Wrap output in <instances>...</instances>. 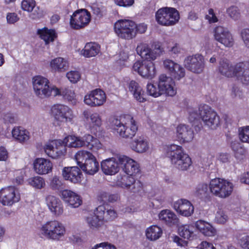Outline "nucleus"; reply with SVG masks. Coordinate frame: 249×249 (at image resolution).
Listing matches in <instances>:
<instances>
[{
    "instance_id": "a19ab883",
    "label": "nucleus",
    "mask_w": 249,
    "mask_h": 249,
    "mask_svg": "<svg viewBox=\"0 0 249 249\" xmlns=\"http://www.w3.org/2000/svg\"><path fill=\"white\" fill-rule=\"evenodd\" d=\"M231 147L234 152L235 157L237 160H241L245 158L246 150L241 146L240 143L238 142H232L231 143Z\"/></svg>"
},
{
    "instance_id": "bf43d9fd",
    "label": "nucleus",
    "mask_w": 249,
    "mask_h": 249,
    "mask_svg": "<svg viewBox=\"0 0 249 249\" xmlns=\"http://www.w3.org/2000/svg\"><path fill=\"white\" fill-rule=\"evenodd\" d=\"M228 219V216L222 210H219L217 212L215 215V221L220 224L225 223Z\"/></svg>"
},
{
    "instance_id": "c85d7f7f",
    "label": "nucleus",
    "mask_w": 249,
    "mask_h": 249,
    "mask_svg": "<svg viewBox=\"0 0 249 249\" xmlns=\"http://www.w3.org/2000/svg\"><path fill=\"white\" fill-rule=\"evenodd\" d=\"M46 202L49 210L56 215H60L63 213V204L61 200L53 195L46 197Z\"/></svg>"
},
{
    "instance_id": "5fc2aeb1",
    "label": "nucleus",
    "mask_w": 249,
    "mask_h": 249,
    "mask_svg": "<svg viewBox=\"0 0 249 249\" xmlns=\"http://www.w3.org/2000/svg\"><path fill=\"white\" fill-rule=\"evenodd\" d=\"M177 63L170 59H166L163 61V65L165 70L170 74L174 70Z\"/></svg>"
},
{
    "instance_id": "4468645a",
    "label": "nucleus",
    "mask_w": 249,
    "mask_h": 249,
    "mask_svg": "<svg viewBox=\"0 0 249 249\" xmlns=\"http://www.w3.org/2000/svg\"><path fill=\"white\" fill-rule=\"evenodd\" d=\"M184 65L188 70L194 73H200L204 68V58L199 54L189 56L185 58Z\"/></svg>"
},
{
    "instance_id": "37998d69",
    "label": "nucleus",
    "mask_w": 249,
    "mask_h": 249,
    "mask_svg": "<svg viewBox=\"0 0 249 249\" xmlns=\"http://www.w3.org/2000/svg\"><path fill=\"white\" fill-rule=\"evenodd\" d=\"M134 180L132 176L124 175L118 179L117 184L122 188L129 190Z\"/></svg>"
},
{
    "instance_id": "e2e57ef3",
    "label": "nucleus",
    "mask_w": 249,
    "mask_h": 249,
    "mask_svg": "<svg viewBox=\"0 0 249 249\" xmlns=\"http://www.w3.org/2000/svg\"><path fill=\"white\" fill-rule=\"evenodd\" d=\"M92 249H116V248L113 245L103 242L96 245Z\"/></svg>"
},
{
    "instance_id": "1a4fd4ad",
    "label": "nucleus",
    "mask_w": 249,
    "mask_h": 249,
    "mask_svg": "<svg viewBox=\"0 0 249 249\" xmlns=\"http://www.w3.org/2000/svg\"><path fill=\"white\" fill-rule=\"evenodd\" d=\"M40 234L48 239L58 240L65 232V228L59 222L56 220L50 221L42 225Z\"/></svg>"
},
{
    "instance_id": "8fccbe9b",
    "label": "nucleus",
    "mask_w": 249,
    "mask_h": 249,
    "mask_svg": "<svg viewBox=\"0 0 249 249\" xmlns=\"http://www.w3.org/2000/svg\"><path fill=\"white\" fill-rule=\"evenodd\" d=\"M226 12L228 16L234 20H238L241 17L239 9L235 6H231L227 9Z\"/></svg>"
},
{
    "instance_id": "c756f323",
    "label": "nucleus",
    "mask_w": 249,
    "mask_h": 249,
    "mask_svg": "<svg viewBox=\"0 0 249 249\" xmlns=\"http://www.w3.org/2000/svg\"><path fill=\"white\" fill-rule=\"evenodd\" d=\"M130 147L137 153H143L149 149V143L144 136H137L131 142Z\"/></svg>"
},
{
    "instance_id": "20e7f679",
    "label": "nucleus",
    "mask_w": 249,
    "mask_h": 249,
    "mask_svg": "<svg viewBox=\"0 0 249 249\" xmlns=\"http://www.w3.org/2000/svg\"><path fill=\"white\" fill-rule=\"evenodd\" d=\"M111 126L120 137L125 139H132L138 130L135 121L129 115L122 117L120 119H113Z\"/></svg>"
},
{
    "instance_id": "f704fd0d",
    "label": "nucleus",
    "mask_w": 249,
    "mask_h": 249,
    "mask_svg": "<svg viewBox=\"0 0 249 249\" xmlns=\"http://www.w3.org/2000/svg\"><path fill=\"white\" fill-rule=\"evenodd\" d=\"M56 95L62 96L65 99L71 102L72 104L74 105L76 103L75 93L71 88H64L58 89L55 88L53 96Z\"/></svg>"
},
{
    "instance_id": "bb28decb",
    "label": "nucleus",
    "mask_w": 249,
    "mask_h": 249,
    "mask_svg": "<svg viewBox=\"0 0 249 249\" xmlns=\"http://www.w3.org/2000/svg\"><path fill=\"white\" fill-rule=\"evenodd\" d=\"M21 8L24 11L32 12L30 17L32 19H37L43 15V11L38 7H36L35 0H23L21 2Z\"/></svg>"
},
{
    "instance_id": "ddd939ff",
    "label": "nucleus",
    "mask_w": 249,
    "mask_h": 249,
    "mask_svg": "<svg viewBox=\"0 0 249 249\" xmlns=\"http://www.w3.org/2000/svg\"><path fill=\"white\" fill-rule=\"evenodd\" d=\"M90 21V14L85 9L75 11L70 18V26L74 29L79 30L87 26Z\"/></svg>"
},
{
    "instance_id": "f257e3e1",
    "label": "nucleus",
    "mask_w": 249,
    "mask_h": 249,
    "mask_svg": "<svg viewBox=\"0 0 249 249\" xmlns=\"http://www.w3.org/2000/svg\"><path fill=\"white\" fill-rule=\"evenodd\" d=\"M101 146L99 141L91 135H86L82 138L71 135L65 138L63 141L54 140L46 143L44 146V150L49 157L57 159L66 153V146L74 148L85 146L95 151Z\"/></svg>"
},
{
    "instance_id": "58836bf2",
    "label": "nucleus",
    "mask_w": 249,
    "mask_h": 249,
    "mask_svg": "<svg viewBox=\"0 0 249 249\" xmlns=\"http://www.w3.org/2000/svg\"><path fill=\"white\" fill-rule=\"evenodd\" d=\"M38 34L40 35L41 38L45 41L46 45L53 42L57 36L54 30H49L46 28L42 30H39Z\"/></svg>"
},
{
    "instance_id": "69168bd1",
    "label": "nucleus",
    "mask_w": 249,
    "mask_h": 249,
    "mask_svg": "<svg viewBox=\"0 0 249 249\" xmlns=\"http://www.w3.org/2000/svg\"><path fill=\"white\" fill-rule=\"evenodd\" d=\"M3 120L5 123L10 124L15 123L17 120L16 118L11 113H7L4 115Z\"/></svg>"
},
{
    "instance_id": "a878e982",
    "label": "nucleus",
    "mask_w": 249,
    "mask_h": 249,
    "mask_svg": "<svg viewBox=\"0 0 249 249\" xmlns=\"http://www.w3.org/2000/svg\"><path fill=\"white\" fill-rule=\"evenodd\" d=\"M61 197L66 203L73 208L78 207L82 203L80 196L70 190L66 189L62 191Z\"/></svg>"
},
{
    "instance_id": "0e129e2a",
    "label": "nucleus",
    "mask_w": 249,
    "mask_h": 249,
    "mask_svg": "<svg viewBox=\"0 0 249 249\" xmlns=\"http://www.w3.org/2000/svg\"><path fill=\"white\" fill-rule=\"evenodd\" d=\"M7 21L9 24H14L18 20V18L16 13H8L6 16Z\"/></svg>"
},
{
    "instance_id": "393cba45",
    "label": "nucleus",
    "mask_w": 249,
    "mask_h": 249,
    "mask_svg": "<svg viewBox=\"0 0 249 249\" xmlns=\"http://www.w3.org/2000/svg\"><path fill=\"white\" fill-rule=\"evenodd\" d=\"M84 120L89 124V128L91 130L99 129L102 124L101 116L97 112L91 113L89 110L83 112Z\"/></svg>"
},
{
    "instance_id": "13d9d810",
    "label": "nucleus",
    "mask_w": 249,
    "mask_h": 249,
    "mask_svg": "<svg viewBox=\"0 0 249 249\" xmlns=\"http://www.w3.org/2000/svg\"><path fill=\"white\" fill-rule=\"evenodd\" d=\"M240 36L245 46L249 48V29L245 28L240 32Z\"/></svg>"
},
{
    "instance_id": "4d7b16f0",
    "label": "nucleus",
    "mask_w": 249,
    "mask_h": 249,
    "mask_svg": "<svg viewBox=\"0 0 249 249\" xmlns=\"http://www.w3.org/2000/svg\"><path fill=\"white\" fill-rule=\"evenodd\" d=\"M68 79L73 83H76L81 78L80 73L77 71H71L67 73Z\"/></svg>"
},
{
    "instance_id": "c03bdc74",
    "label": "nucleus",
    "mask_w": 249,
    "mask_h": 249,
    "mask_svg": "<svg viewBox=\"0 0 249 249\" xmlns=\"http://www.w3.org/2000/svg\"><path fill=\"white\" fill-rule=\"evenodd\" d=\"M28 182L31 186L37 189H41L45 186L44 179L39 176H36L29 178Z\"/></svg>"
},
{
    "instance_id": "dca6fc26",
    "label": "nucleus",
    "mask_w": 249,
    "mask_h": 249,
    "mask_svg": "<svg viewBox=\"0 0 249 249\" xmlns=\"http://www.w3.org/2000/svg\"><path fill=\"white\" fill-rule=\"evenodd\" d=\"M106 101L105 92L101 89H96L87 94L84 97V103L91 107L103 105Z\"/></svg>"
},
{
    "instance_id": "b1692460",
    "label": "nucleus",
    "mask_w": 249,
    "mask_h": 249,
    "mask_svg": "<svg viewBox=\"0 0 249 249\" xmlns=\"http://www.w3.org/2000/svg\"><path fill=\"white\" fill-rule=\"evenodd\" d=\"M173 208L180 215L186 217L191 216L194 211V206L191 203L184 199H180L175 202Z\"/></svg>"
},
{
    "instance_id": "79ce46f5",
    "label": "nucleus",
    "mask_w": 249,
    "mask_h": 249,
    "mask_svg": "<svg viewBox=\"0 0 249 249\" xmlns=\"http://www.w3.org/2000/svg\"><path fill=\"white\" fill-rule=\"evenodd\" d=\"M50 188L54 191H58L65 188V183L61 177L54 176L50 180Z\"/></svg>"
},
{
    "instance_id": "09e8293b",
    "label": "nucleus",
    "mask_w": 249,
    "mask_h": 249,
    "mask_svg": "<svg viewBox=\"0 0 249 249\" xmlns=\"http://www.w3.org/2000/svg\"><path fill=\"white\" fill-rule=\"evenodd\" d=\"M101 201L104 203L114 202L116 201L118 199L117 195L110 194L107 192H102L99 196Z\"/></svg>"
},
{
    "instance_id": "2eb2a0df",
    "label": "nucleus",
    "mask_w": 249,
    "mask_h": 249,
    "mask_svg": "<svg viewBox=\"0 0 249 249\" xmlns=\"http://www.w3.org/2000/svg\"><path fill=\"white\" fill-rule=\"evenodd\" d=\"M104 210L103 205L99 206L93 214L86 218V221L90 230L98 231L104 225L105 222L103 217Z\"/></svg>"
},
{
    "instance_id": "ea45409f",
    "label": "nucleus",
    "mask_w": 249,
    "mask_h": 249,
    "mask_svg": "<svg viewBox=\"0 0 249 249\" xmlns=\"http://www.w3.org/2000/svg\"><path fill=\"white\" fill-rule=\"evenodd\" d=\"M162 233L161 228L157 226H152L146 230V236L151 240L159 239Z\"/></svg>"
},
{
    "instance_id": "9d476101",
    "label": "nucleus",
    "mask_w": 249,
    "mask_h": 249,
    "mask_svg": "<svg viewBox=\"0 0 249 249\" xmlns=\"http://www.w3.org/2000/svg\"><path fill=\"white\" fill-rule=\"evenodd\" d=\"M32 82L35 93L38 97L44 98L54 94L55 88L49 86V81L46 78L36 76Z\"/></svg>"
},
{
    "instance_id": "f8f14e48",
    "label": "nucleus",
    "mask_w": 249,
    "mask_h": 249,
    "mask_svg": "<svg viewBox=\"0 0 249 249\" xmlns=\"http://www.w3.org/2000/svg\"><path fill=\"white\" fill-rule=\"evenodd\" d=\"M114 30L118 36L129 39L136 36L135 23L130 20H120L114 24Z\"/></svg>"
},
{
    "instance_id": "6ab92c4d",
    "label": "nucleus",
    "mask_w": 249,
    "mask_h": 249,
    "mask_svg": "<svg viewBox=\"0 0 249 249\" xmlns=\"http://www.w3.org/2000/svg\"><path fill=\"white\" fill-rule=\"evenodd\" d=\"M118 160L121 167L127 175L133 176L140 172L139 164L132 159L124 155H119Z\"/></svg>"
},
{
    "instance_id": "338daca9",
    "label": "nucleus",
    "mask_w": 249,
    "mask_h": 249,
    "mask_svg": "<svg viewBox=\"0 0 249 249\" xmlns=\"http://www.w3.org/2000/svg\"><path fill=\"white\" fill-rule=\"evenodd\" d=\"M147 28V25L144 23H140L138 25L136 24V28H135L136 34L137 33L143 34L145 33Z\"/></svg>"
},
{
    "instance_id": "f3484780",
    "label": "nucleus",
    "mask_w": 249,
    "mask_h": 249,
    "mask_svg": "<svg viewBox=\"0 0 249 249\" xmlns=\"http://www.w3.org/2000/svg\"><path fill=\"white\" fill-rule=\"evenodd\" d=\"M214 39L226 47H231L234 45L233 36L229 30L223 26H218L214 29Z\"/></svg>"
},
{
    "instance_id": "423d86ee",
    "label": "nucleus",
    "mask_w": 249,
    "mask_h": 249,
    "mask_svg": "<svg viewBox=\"0 0 249 249\" xmlns=\"http://www.w3.org/2000/svg\"><path fill=\"white\" fill-rule=\"evenodd\" d=\"M75 159L77 164L87 174L93 175L99 170V163L92 154L85 150L76 153Z\"/></svg>"
},
{
    "instance_id": "e433bc0d",
    "label": "nucleus",
    "mask_w": 249,
    "mask_h": 249,
    "mask_svg": "<svg viewBox=\"0 0 249 249\" xmlns=\"http://www.w3.org/2000/svg\"><path fill=\"white\" fill-rule=\"evenodd\" d=\"M12 133L13 138L21 143L26 142L30 138L29 132L21 127H15Z\"/></svg>"
},
{
    "instance_id": "a18cd8bd",
    "label": "nucleus",
    "mask_w": 249,
    "mask_h": 249,
    "mask_svg": "<svg viewBox=\"0 0 249 249\" xmlns=\"http://www.w3.org/2000/svg\"><path fill=\"white\" fill-rule=\"evenodd\" d=\"M170 77L173 78L175 80H179L182 78L184 77L185 75V70L184 68L178 63L175 66L174 70L172 71L170 74Z\"/></svg>"
},
{
    "instance_id": "864d4df0",
    "label": "nucleus",
    "mask_w": 249,
    "mask_h": 249,
    "mask_svg": "<svg viewBox=\"0 0 249 249\" xmlns=\"http://www.w3.org/2000/svg\"><path fill=\"white\" fill-rule=\"evenodd\" d=\"M103 206L104 209L103 211V217L104 222L110 221L114 219L117 217L116 212L112 209H107L105 206Z\"/></svg>"
},
{
    "instance_id": "aec40b11",
    "label": "nucleus",
    "mask_w": 249,
    "mask_h": 249,
    "mask_svg": "<svg viewBox=\"0 0 249 249\" xmlns=\"http://www.w3.org/2000/svg\"><path fill=\"white\" fill-rule=\"evenodd\" d=\"M174 81L171 77L162 74L159 76L157 86L162 94L173 96L176 93V90L173 87Z\"/></svg>"
},
{
    "instance_id": "72a5a7b5",
    "label": "nucleus",
    "mask_w": 249,
    "mask_h": 249,
    "mask_svg": "<svg viewBox=\"0 0 249 249\" xmlns=\"http://www.w3.org/2000/svg\"><path fill=\"white\" fill-rule=\"evenodd\" d=\"M128 89L134 98L140 102L146 101L144 91L139 83L135 81H131L129 84Z\"/></svg>"
},
{
    "instance_id": "6e6552de",
    "label": "nucleus",
    "mask_w": 249,
    "mask_h": 249,
    "mask_svg": "<svg viewBox=\"0 0 249 249\" xmlns=\"http://www.w3.org/2000/svg\"><path fill=\"white\" fill-rule=\"evenodd\" d=\"M156 20L162 26H172L177 23L179 19L178 10L172 7H163L156 13Z\"/></svg>"
},
{
    "instance_id": "680f3d73",
    "label": "nucleus",
    "mask_w": 249,
    "mask_h": 249,
    "mask_svg": "<svg viewBox=\"0 0 249 249\" xmlns=\"http://www.w3.org/2000/svg\"><path fill=\"white\" fill-rule=\"evenodd\" d=\"M115 4L122 7H129L133 5L134 0H114Z\"/></svg>"
},
{
    "instance_id": "6e6d98bb",
    "label": "nucleus",
    "mask_w": 249,
    "mask_h": 249,
    "mask_svg": "<svg viewBox=\"0 0 249 249\" xmlns=\"http://www.w3.org/2000/svg\"><path fill=\"white\" fill-rule=\"evenodd\" d=\"M129 190L135 194L140 193L143 191L142 183L139 180H134Z\"/></svg>"
},
{
    "instance_id": "cd10ccee",
    "label": "nucleus",
    "mask_w": 249,
    "mask_h": 249,
    "mask_svg": "<svg viewBox=\"0 0 249 249\" xmlns=\"http://www.w3.org/2000/svg\"><path fill=\"white\" fill-rule=\"evenodd\" d=\"M53 167V163L51 161L44 158H37L34 162V170L36 173L40 175H46L51 173Z\"/></svg>"
},
{
    "instance_id": "39448f33",
    "label": "nucleus",
    "mask_w": 249,
    "mask_h": 249,
    "mask_svg": "<svg viewBox=\"0 0 249 249\" xmlns=\"http://www.w3.org/2000/svg\"><path fill=\"white\" fill-rule=\"evenodd\" d=\"M167 156L175 167L179 170H187L192 164V160L189 156L185 154L181 146L172 144L167 150Z\"/></svg>"
},
{
    "instance_id": "603ef678",
    "label": "nucleus",
    "mask_w": 249,
    "mask_h": 249,
    "mask_svg": "<svg viewBox=\"0 0 249 249\" xmlns=\"http://www.w3.org/2000/svg\"><path fill=\"white\" fill-rule=\"evenodd\" d=\"M239 138L242 142L249 143V126L239 128Z\"/></svg>"
},
{
    "instance_id": "c9c22d12",
    "label": "nucleus",
    "mask_w": 249,
    "mask_h": 249,
    "mask_svg": "<svg viewBox=\"0 0 249 249\" xmlns=\"http://www.w3.org/2000/svg\"><path fill=\"white\" fill-rule=\"evenodd\" d=\"M100 51V46L95 42H89L86 44L82 50V54L86 57L96 56Z\"/></svg>"
},
{
    "instance_id": "0eeeda50",
    "label": "nucleus",
    "mask_w": 249,
    "mask_h": 249,
    "mask_svg": "<svg viewBox=\"0 0 249 249\" xmlns=\"http://www.w3.org/2000/svg\"><path fill=\"white\" fill-rule=\"evenodd\" d=\"M211 192L215 196L226 198L230 196L233 189L232 183L220 178H215L211 180L209 185Z\"/></svg>"
},
{
    "instance_id": "49530a36",
    "label": "nucleus",
    "mask_w": 249,
    "mask_h": 249,
    "mask_svg": "<svg viewBox=\"0 0 249 249\" xmlns=\"http://www.w3.org/2000/svg\"><path fill=\"white\" fill-rule=\"evenodd\" d=\"M195 195L201 198H206L208 195V187L206 183L199 184L196 188Z\"/></svg>"
},
{
    "instance_id": "7ed1b4c3",
    "label": "nucleus",
    "mask_w": 249,
    "mask_h": 249,
    "mask_svg": "<svg viewBox=\"0 0 249 249\" xmlns=\"http://www.w3.org/2000/svg\"><path fill=\"white\" fill-rule=\"evenodd\" d=\"M219 72L227 77H236L243 84H249V62H242L232 65L227 59H220Z\"/></svg>"
},
{
    "instance_id": "2f4dec72",
    "label": "nucleus",
    "mask_w": 249,
    "mask_h": 249,
    "mask_svg": "<svg viewBox=\"0 0 249 249\" xmlns=\"http://www.w3.org/2000/svg\"><path fill=\"white\" fill-rule=\"evenodd\" d=\"M177 134L178 138L183 142H188L194 138L193 130L188 125L180 124L177 128Z\"/></svg>"
},
{
    "instance_id": "473e14b6",
    "label": "nucleus",
    "mask_w": 249,
    "mask_h": 249,
    "mask_svg": "<svg viewBox=\"0 0 249 249\" xmlns=\"http://www.w3.org/2000/svg\"><path fill=\"white\" fill-rule=\"evenodd\" d=\"M196 228L204 235L213 236L216 233L215 229L212 225L205 221L199 220L195 223Z\"/></svg>"
},
{
    "instance_id": "9b49d317",
    "label": "nucleus",
    "mask_w": 249,
    "mask_h": 249,
    "mask_svg": "<svg viewBox=\"0 0 249 249\" xmlns=\"http://www.w3.org/2000/svg\"><path fill=\"white\" fill-rule=\"evenodd\" d=\"M199 115L205 125L215 129L220 124V118L216 112L207 105L199 107Z\"/></svg>"
},
{
    "instance_id": "5701e85b",
    "label": "nucleus",
    "mask_w": 249,
    "mask_h": 249,
    "mask_svg": "<svg viewBox=\"0 0 249 249\" xmlns=\"http://www.w3.org/2000/svg\"><path fill=\"white\" fill-rule=\"evenodd\" d=\"M119 156L103 160L101 163L102 172L106 175H114L117 174L121 167L118 160Z\"/></svg>"
},
{
    "instance_id": "4c0bfd02",
    "label": "nucleus",
    "mask_w": 249,
    "mask_h": 249,
    "mask_svg": "<svg viewBox=\"0 0 249 249\" xmlns=\"http://www.w3.org/2000/svg\"><path fill=\"white\" fill-rule=\"evenodd\" d=\"M50 65L53 70L59 72L65 71L69 68L68 62L62 57H58L52 60Z\"/></svg>"
},
{
    "instance_id": "774afa93",
    "label": "nucleus",
    "mask_w": 249,
    "mask_h": 249,
    "mask_svg": "<svg viewBox=\"0 0 249 249\" xmlns=\"http://www.w3.org/2000/svg\"><path fill=\"white\" fill-rule=\"evenodd\" d=\"M241 246L245 249H249V236H245L242 238Z\"/></svg>"
},
{
    "instance_id": "412c9836",
    "label": "nucleus",
    "mask_w": 249,
    "mask_h": 249,
    "mask_svg": "<svg viewBox=\"0 0 249 249\" xmlns=\"http://www.w3.org/2000/svg\"><path fill=\"white\" fill-rule=\"evenodd\" d=\"M52 112L55 119L60 122L71 121L73 118L72 110L66 106H54L52 108Z\"/></svg>"
},
{
    "instance_id": "f03ea898",
    "label": "nucleus",
    "mask_w": 249,
    "mask_h": 249,
    "mask_svg": "<svg viewBox=\"0 0 249 249\" xmlns=\"http://www.w3.org/2000/svg\"><path fill=\"white\" fill-rule=\"evenodd\" d=\"M136 51L139 55L144 60L136 61L133 66V70L137 72L142 77L152 79L156 75V70L154 63L152 61L160 56L163 49L158 45H156L152 50L146 44L138 45Z\"/></svg>"
},
{
    "instance_id": "7c9ffc66",
    "label": "nucleus",
    "mask_w": 249,
    "mask_h": 249,
    "mask_svg": "<svg viewBox=\"0 0 249 249\" xmlns=\"http://www.w3.org/2000/svg\"><path fill=\"white\" fill-rule=\"evenodd\" d=\"M159 219L166 225L172 226H178L179 220L177 215L169 210H162L159 214Z\"/></svg>"
},
{
    "instance_id": "3c124183",
    "label": "nucleus",
    "mask_w": 249,
    "mask_h": 249,
    "mask_svg": "<svg viewBox=\"0 0 249 249\" xmlns=\"http://www.w3.org/2000/svg\"><path fill=\"white\" fill-rule=\"evenodd\" d=\"M190 226L187 225L180 226L178 229L180 236L184 239H190L193 233V231L190 229Z\"/></svg>"
},
{
    "instance_id": "4be33fe9",
    "label": "nucleus",
    "mask_w": 249,
    "mask_h": 249,
    "mask_svg": "<svg viewBox=\"0 0 249 249\" xmlns=\"http://www.w3.org/2000/svg\"><path fill=\"white\" fill-rule=\"evenodd\" d=\"M62 176L64 179L74 184L81 182L82 172L77 166L65 167L62 171Z\"/></svg>"
},
{
    "instance_id": "de8ad7c7",
    "label": "nucleus",
    "mask_w": 249,
    "mask_h": 249,
    "mask_svg": "<svg viewBox=\"0 0 249 249\" xmlns=\"http://www.w3.org/2000/svg\"><path fill=\"white\" fill-rule=\"evenodd\" d=\"M147 93L154 97H158L162 95L157 84L148 83L146 87Z\"/></svg>"
},
{
    "instance_id": "a211bd4d",
    "label": "nucleus",
    "mask_w": 249,
    "mask_h": 249,
    "mask_svg": "<svg viewBox=\"0 0 249 249\" xmlns=\"http://www.w3.org/2000/svg\"><path fill=\"white\" fill-rule=\"evenodd\" d=\"M20 199L14 187L9 186L0 191V202L4 206H11Z\"/></svg>"
},
{
    "instance_id": "052dcab7",
    "label": "nucleus",
    "mask_w": 249,
    "mask_h": 249,
    "mask_svg": "<svg viewBox=\"0 0 249 249\" xmlns=\"http://www.w3.org/2000/svg\"><path fill=\"white\" fill-rule=\"evenodd\" d=\"M205 18L208 20L210 23H215L218 21L213 10L212 8L209 9L208 14L205 16Z\"/></svg>"
}]
</instances>
